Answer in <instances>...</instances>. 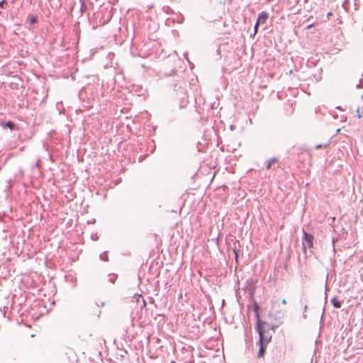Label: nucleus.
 Segmentation results:
<instances>
[{
	"mask_svg": "<svg viewBox=\"0 0 363 363\" xmlns=\"http://www.w3.org/2000/svg\"><path fill=\"white\" fill-rule=\"evenodd\" d=\"M256 330L258 332L259 334V342L268 344L272 337V334L269 333V324H264V323H256Z\"/></svg>",
	"mask_w": 363,
	"mask_h": 363,
	"instance_id": "nucleus-1",
	"label": "nucleus"
},
{
	"mask_svg": "<svg viewBox=\"0 0 363 363\" xmlns=\"http://www.w3.org/2000/svg\"><path fill=\"white\" fill-rule=\"evenodd\" d=\"M113 16L111 10L106 9L104 11L100 13L99 12L96 14V19H99V23L101 26H104L108 23Z\"/></svg>",
	"mask_w": 363,
	"mask_h": 363,
	"instance_id": "nucleus-2",
	"label": "nucleus"
},
{
	"mask_svg": "<svg viewBox=\"0 0 363 363\" xmlns=\"http://www.w3.org/2000/svg\"><path fill=\"white\" fill-rule=\"evenodd\" d=\"M313 235L303 230L302 245L303 250L306 252L307 248H312L313 246Z\"/></svg>",
	"mask_w": 363,
	"mask_h": 363,
	"instance_id": "nucleus-3",
	"label": "nucleus"
},
{
	"mask_svg": "<svg viewBox=\"0 0 363 363\" xmlns=\"http://www.w3.org/2000/svg\"><path fill=\"white\" fill-rule=\"evenodd\" d=\"M253 311H255V317L257 320V323H258V321L259 322V323H264V324H266V321H263L260 319V317H259V306L258 305V303L254 301H253Z\"/></svg>",
	"mask_w": 363,
	"mask_h": 363,
	"instance_id": "nucleus-4",
	"label": "nucleus"
},
{
	"mask_svg": "<svg viewBox=\"0 0 363 363\" xmlns=\"http://www.w3.org/2000/svg\"><path fill=\"white\" fill-rule=\"evenodd\" d=\"M269 18V15L265 11H262L259 15L257 21L259 23H265L267 18Z\"/></svg>",
	"mask_w": 363,
	"mask_h": 363,
	"instance_id": "nucleus-5",
	"label": "nucleus"
},
{
	"mask_svg": "<svg viewBox=\"0 0 363 363\" xmlns=\"http://www.w3.org/2000/svg\"><path fill=\"white\" fill-rule=\"evenodd\" d=\"M258 344H259V351L257 353V357H262L265 354L266 347H267V344L263 343V342H258Z\"/></svg>",
	"mask_w": 363,
	"mask_h": 363,
	"instance_id": "nucleus-6",
	"label": "nucleus"
},
{
	"mask_svg": "<svg viewBox=\"0 0 363 363\" xmlns=\"http://www.w3.org/2000/svg\"><path fill=\"white\" fill-rule=\"evenodd\" d=\"M277 162H278V159L277 157H272L270 158L269 160H268L267 161V164H266V169H270L271 167H272V165L274 163H276Z\"/></svg>",
	"mask_w": 363,
	"mask_h": 363,
	"instance_id": "nucleus-7",
	"label": "nucleus"
},
{
	"mask_svg": "<svg viewBox=\"0 0 363 363\" xmlns=\"http://www.w3.org/2000/svg\"><path fill=\"white\" fill-rule=\"evenodd\" d=\"M331 303L333 304V307L335 308H340L342 306V301H338L336 297H333L331 299Z\"/></svg>",
	"mask_w": 363,
	"mask_h": 363,
	"instance_id": "nucleus-8",
	"label": "nucleus"
},
{
	"mask_svg": "<svg viewBox=\"0 0 363 363\" xmlns=\"http://www.w3.org/2000/svg\"><path fill=\"white\" fill-rule=\"evenodd\" d=\"M37 22V17L35 16H33V15H28L27 16V23H28L29 24H34Z\"/></svg>",
	"mask_w": 363,
	"mask_h": 363,
	"instance_id": "nucleus-9",
	"label": "nucleus"
},
{
	"mask_svg": "<svg viewBox=\"0 0 363 363\" xmlns=\"http://www.w3.org/2000/svg\"><path fill=\"white\" fill-rule=\"evenodd\" d=\"M5 126L9 128L11 130H14L17 128L16 124H15L13 122L9 121L5 123Z\"/></svg>",
	"mask_w": 363,
	"mask_h": 363,
	"instance_id": "nucleus-10",
	"label": "nucleus"
},
{
	"mask_svg": "<svg viewBox=\"0 0 363 363\" xmlns=\"http://www.w3.org/2000/svg\"><path fill=\"white\" fill-rule=\"evenodd\" d=\"M350 1L349 0H345L342 3V8L347 11L349 12L350 11Z\"/></svg>",
	"mask_w": 363,
	"mask_h": 363,
	"instance_id": "nucleus-11",
	"label": "nucleus"
},
{
	"mask_svg": "<svg viewBox=\"0 0 363 363\" xmlns=\"http://www.w3.org/2000/svg\"><path fill=\"white\" fill-rule=\"evenodd\" d=\"M108 277H109L108 280L112 284H114L116 282L117 277H118V276L115 274H111L108 275Z\"/></svg>",
	"mask_w": 363,
	"mask_h": 363,
	"instance_id": "nucleus-12",
	"label": "nucleus"
},
{
	"mask_svg": "<svg viewBox=\"0 0 363 363\" xmlns=\"http://www.w3.org/2000/svg\"><path fill=\"white\" fill-rule=\"evenodd\" d=\"M100 259L103 261L107 262L108 261V257L106 252H104L100 255Z\"/></svg>",
	"mask_w": 363,
	"mask_h": 363,
	"instance_id": "nucleus-13",
	"label": "nucleus"
},
{
	"mask_svg": "<svg viewBox=\"0 0 363 363\" xmlns=\"http://www.w3.org/2000/svg\"><path fill=\"white\" fill-rule=\"evenodd\" d=\"M81 5H80V10L82 12H84L86 9V6L84 0H79Z\"/></svg>",
	"mask_w": 363,
	"mask_h": 363,
	"instance_id": "nucleus-14",
	"label": "nucleus"
},
{
	"mask_svg": "<svg viewBox=\"0 0 363 363\" xmlns=\"http://www.w3.org/2000/svg\"><path fill=\"white\" fill-rule=\"evenodd\" d=\"M233 250V253L235 255V261L238 262V257H239L238 250L237 249L236 247H234Z\"/></svg>",
	"mask_w": 363,
	"mask_h": 363,
	"instance_id": "nucleus-15",
	"label": "nucleus"
},
{
	"mask_svg": "<svg viewBox=\"0 0 363 363\" xmlns=\"http://www.w3.org/2000/svg\"><path fill=\"white\" fill-rule=\"evenodd\" d=\"M354 8L355 11H357L359 8V4L358 0H354Z\"/></svg>",
	"mask_w": 363,
	"mask_h": 363,
	"instance_id": "nucleus-16",
	"label": "nucleus"
},
{
	"mask_svg": "<svg viewBox=\"0 0 363 363\" xmlns=\"http://www.w3.org/2000/svg\"><path fill=\"white\" fill-rule=\"evenodd\" d=\"M363 87V81L359 79V82L356 85L357 89H361Z\"/></svg>",
	"mask_w": 363,
	"mask_h": 363,
	"instance_id": "nucleus-17",
	"label": "nucleus"
},
{
	"mask_svg": "<svg viewBox=\"0 0 363 363\" xmlns=\"http://www.w3.org/2000/svg\"><path fill=\"white\" fill-rule=\"evenodd\" d=\"M356 112H357V117L358 118H362V115L359 113V107L357 108Z\"/></svg>",
	"mask_w": 363,
	"mask_h": 363,
	"instance_id": "nucleus-18",
	"label": "nucleus"
},
{
	"mask_svg": "<svg viewBox=\"0 0 363 363\" xmlns=\"http://www.w3.org/2000/svg\"><path fill=\"white\" fill-rule=\"evenodd\" d=\"M259 24H260V23H258L257 21L256 22V23H255V33H257V29H258V27H259Z\"/></svg>",
	"mask_w": 363,
	"mask_h": 363,
	"instance_id": "nucleus-19",
	"label": "nucleus"
},
{
	"mask_svg": "<svg viewBox=\"0 0 363 363\" xmlns=\"http://www.w3.org/2000/svg\"><path fill=\"white\" fill-rule=\"evenodd\" d=\"M5 4V0H2L0 1V8H4Z\"/></svg>",
	"mask_w": 363,
	"mask_h": 363,
	"instance_id": "nucleus-20",
	"label": "nucleus"
},
{
	"mask_svg": "<svg viewBox=\"0 0 363 363\" xmlns=\"http://www.w3.org/2000/svg\"><path fill=\"white\" fill-rule=\"evenodd\" d=\"M277 326H276V325H272V326H270V325H269V329H272V330H275V328H277Z\"/></svg>",
	"mask_w": 363,
	"mask_h": 363,
	"instance_id": "nucleus-21",
	"label": "nucleus"
},
{
	"mask_svg": "<svg viewBox=\"0 0 363 363\" xmlns=\"http://www.w3.org/2000/svg\"><path fill=\"white\" fill-rule=\"evenodd\" d=\"M332 13L329 12L328 14H327V18L329 19L330 17L332 16Z\"/></svg>",
	"mask_w": 363,
	"mask_h": 363,
	"instance_id": "nucleus-22",
	"label": "nucleus"
},
{
	"mask_svg": "<svg viewBox=\"0 0 363 363\" xmlns=\"http://www.w3.org/2000/svg\"><path fill=\"white\" fill-rule=\"evenodd\" d=\"M321 147H322V145H316V147H315L316 149H319Z\"/></svg>",
	"mask_w": 363,
	"mask_h": 363,
	"instance_id": "nucleus-23",
	"label": "nucleus"
},
{
	"mask_svg": "<svg viewBox=\"0 0 363 363\" xmlns=\"http://www.w3.org/2000/svg\"><path fill=\"white\" fill-rule=\"evenodd\" d=\"M281 303H282V304H286V299H283Z\"/></svg>",
	"mask_w": 363,
	"mask_h": 363,
	"instance_id": "nucleus-24",
	"label": "nucleus"
},
{
	"mask_svg": "<svg viewBox=\"0 0 363 363\" xmlns=\"http://www.w3.org/2000/svg\"><path fill=\"white\" fill-rule=\"evenodd\" d=\"M98 306H104V302H101L100 303V304L97 303Z\"/></svg>",
	"mask_w": 363,
	"mask_h": 363,
	"instance_id": "nucleus-25",
	"label": "nucleus"
},
{
	"mask_svg": "<svg viewBox=\"0 0 363 363\" xmlns=\"http://www.w3.org/2000/svg\"><path fill=\"white\" fill-rule=\"evenodd\" d=\"M98 306H104V302H101L100 303V304L97 303Z\"/></svg>",
	"mask_w": 363,
	"mask_h": 363,
	"instance_id": "nucleus-26",
	"label": "nucleus"
},
{
	"mask_svg": "<svg viewBox=\"0 0 363 363\" xmlns=\"http://www.w3.org/2000/svg\"><path fill=\"white\" fill-rule=\"evenodd\" d=\"M340 132V128L336 130V134H338Z\"/></svg>",
	"mask_w": 363,
	"mask_h": 363,
	"instance_id": "nucleus-27",
	"label": "nucleus"
},
{
	"mask_svg": "<svg viewBox=\"0 0 363 363\" xmlns=\"http://www.w3.org/2000/svg\"><path fill=\"white\" fill-rule=\"evenodd\" d=\"M307 308H308V306L306 305V306H304V311H306L307 310Z\"/></svg>",
	"mask_w": 363,
	"mask_h": 363,
	"instance_id": "nucleus-28",
	"label": "nucleus"
},
{
	"mask_svg": "<svg viewBox=\"0 0 363 363\" xmlns=\"http://www.w3.org/2000/svg\"><path fill=\"white\" fill-rule=\"evenodd\" d=\"M312 26H313L312 24H311V25H309V26H307V28H311V27H312Z\"/></svg>",
	"mask_w": 363,
	"mask_h": 363,
	"instance_id": "nucleus-29",
	"label": "nucleus"
},
{
	"mask_svg": "<svg viewBox=\"0 0 363 363\" xmlns=\"http://www.w3.org/2000/svg\"><path fill=\"white\" fill-rule=\"evenodd\" d=\"M143 305L145 306V301L144 299H143Z\"/></svg>",
	"mask_w": 363,
	"mask_h": 363,
	"instance_id": "nucleus-30",
	"label": "nucleus"
}]
</instances>
